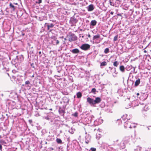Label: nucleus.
I'll list each match as a JSON object with an SVG mask.
<instances>
[{
  "instance_id": "f257e3e1",
  "label": "nucleus",
  "mask_w": 151,
  "mask_h": 151,
  "mask_svg": "<svg viewBox=\"0 0 151 151\" xmlns=\"http://www.w3.org/2000/svg\"><path fill=\"white\" fill-rule=\"evenodd\" d=\"M77 40V37L73 34H71L69 36L68 40L69 42L75 41Z\"/></svg>"
},
{
  "instance_id": "f03ea898",
  "label": "nucleus",
  "mask_w": 151,
  "mask_h": 151,
  "mask_svg": "<svg viewBox=\"0 0 151 151\" xmlns=\"http://www.w3.org/2000/svg\"><path fill=\"white\" fill-rule=\"evenodd\" d=\"M90 45L88 44H83L80 47L81 48L82 50H86L89 49Z\"/></svg>"
},
{
  "instance_id": "7ed1b4c3",
  "label": "nucleus",
  "mask_w": 151,
  "mask_h": 151,
  "mask_svg": "<svg viewBox=\"0 0 151 151\" xmlns=\"http://www.w3.org/2000/svg\"><path fill=\"white\" fill-rule=\"evenodd\" d=\"M87 101L91 105H94V100L90 97H88L87 99Z\"/></svg>"
},
{
  "instance_id": "20e7f679",
  "label": "nucleus",
  "mask_w": 151,
  "mask_h": 151,
  "mask_svg": "<svg viewBox=\"0 0 151 151\" xmlns=\"http://www.w3.org/2000/svg\"><path fill=\"white\" fill-rule=\"evenodd\" d=\"M101 101V99L99 97L96 98L94 100V104H99L100 103Z\"/></svg>"
},
{
  "instance_id": "39448f33",
  "label": "nucleus",
  "mask_w": 151,
  "mask_h": 151,
  "mask_svg": "<svg viewBox=\"0 0 151 151\" xmlns=\"http://www.w3.org/2000/svg\"><path fill=\"white\" fill-rule=\"evenodd\" d=\"M87 8L88 11H92L94 9L93 6V4H90L88 6Z\"/></svg>"
},
{
  "instance_id": "423d86ee",
  "label": "nucleus",
  "mask_w": 151,
  "mask_h": 151,
  "mask_svg": "<svg viewBox=\"0 0 151 151\" xmlns=\"http://www.w3.org/2000/svg\"><path fill=\"white\" fill-rule=\"evenodd\" d=\"M119 145L121 149H123L125 147V144L123 142H121Z\"/></svg>"
},
{
  "instance_id": "0eeeda50",
  "label": "nucleus",
  "mask_w": 151,
  "mask_h": 151,
  "mask_svg": "<svg viewBox=\"0 0 151 151\" xmlns=\"http://www.w3.org/2000/svg\"><path fill=\"white\" fill-rule=\"evenodd\" d=\"M97 23V22L95 20H93L91 21V25L92 26H95Z\"/></svg>"
},
{
  "instance_id": "6e6552de",
  "label": "nucleus",
  "mask_w": 151,
  "mask_h": 151,
  "mask_svg": "<svg viewBox=\"0 0 151 151\" xmlns=\"http://www.w3.org/2000/svg\"><path fill=\"white\" fill-rule=\"evenodd\" d=\"M71 52L73 53H77L79 52V51L78 49L76 48L73 50Z\"/></svg>"
},
{
  "instance_id": "1a4fd4ad",
  "label": "nucleus",
  "mask_w": 151,
  "mask_h": 151,
  "mask_svg": "<svg viewBox=\"0 0 151 151\" xmlns=\"http://www.w3.org/2000/svg\"><path fill=\"white\" fill-rule=\"evenodd\" d=\"M119 69L122 72H124L125 71V68L123 65H121L119 67Z\"/></svg>"
},
{
  "instance_id": "9d476101",
  "label": "nucleus",
  "mask_w": 151,
  "mask_h": 151,
  "mask_svg": "<svg viewBox=\"0 0 151 151\" xmlns=\"http://www.w3.org/2000/svg\"><path fill=\"white\" fill-rule=\"evenodd\" d=\"M140 83V79L138 78L135 82V86H138Z\"/></svg>"
},
{
  "instance_id": "9b49d317",
  "label": "nucleus",
  "mask_w": 151,
  "mask_h": 151,
  "mask_svg": "<svg viewBox=\"0 0 151 151\" xmlns=\"http://www.w3.org/2000/svg\"><path fill=\"white\" fill-rule=\"evenodd\" d=\"M54 25L52 23L51 24H48L47 25V29L49 30L50 28H52L54 27Z\"/></svg>"
},
{
  "instance_id": "f8f14e48",
  "label": "nucleus",
  "mask_w": 151,
  "mask_h": 151,
  "mask_svg": "<svg viewBox=\"0 0 151 151\" xmlns=\"http://www.w3.org/2000/svg\"><path fill=\"white\" fill-rule=\"evenodd\" d=\"M76 95L77 98H81L82 96V93L81 92H78L76 94Z\"/></svg>"
},
{
  "instance_id": "ddd939ff",
  "label": "nucleus",
  "mask_w": 151,
  "mask_h": 151,
  "mask_svg": "<svg viewBox=\"0 0 151 151\" xmlns=\"http://www.w3.org/2000/svg\"><path fill=\"white\" fill-rule=\"evenodd\" d=\"M100 37V36L98 34L93 36V40H95L96 39L99 38Z\"/></svg>"
},
{
  "instance_id": "4468645a",
  "label": "nucleus",
  "mask_w": 151,
  "mask_h": 151,
  "mask_svg": "<svg viewBox=\"0 0 151 151\" xmlns=\"http://www.w3.org/2000/svg\"><path fill=\"white\" fill-rule=\"evenodd\" d=\"M119 64V63L117 61H115L113 63V65L114 66L117 67Z\"/></svg>"
},
{
  "instance_id": "2eb2a0df",
  "label": "nucleus",
  "mask_w": 151,
  "mask_h": 151,
  "mask_svg": "<svg viewBox=\"0 0 151 151\" xmlns=\"http://www.w3.org/2000/svg\"><path fill=\"white\" fill-rule=\"evenodd\" d=\"M56 142L58 144H62V141L59 138H57L56 139Z\"/></svg>"
},
{
  "instance_id": "dca6fc26",
  "label": "nucleus",
  "mask_w": 151,
  "mask_h": 151,
  "mask_svg": "<svg viewBox=\"0 0 151 151\" xmlns=\"http://www.w3.org/2000/svg\"><path fill=\"white\" fill-rule=\"evenodd\" d=\"M9 6L11 8H12V9L13 11H14L15 9L14 6L12 4V3H10L9 4Z\"/></svg>"
},
{
  "instance_id": "f3484780",
  "label": "nucleus",
  "mask_w": 151,
  "mask_h": 151,
  "mask_svg": "<svg viewBox=\"0 0 151 151\" xmlns=\"http://www.w3.org/2000/svg\"><path fill=\"white\" fill-rule=\"evenodd\" d=\"M107 64V63L105 61L101 63V66H106Z\"/></svg>"
},
{
  "instance_id": "a211bd4d",
  "label": "nucleus",
  "mask_w": 151,
  "mask_h": 151,
  "mask_svg": "<svg viewBox=\"0 0 151 151\" xmlns=\"http://www.w3.org/2000/svg\"><path fill=\"white\" fill-rule=\"evenodd\" d=\"M104 52L105 53L107 54L109 52V49L108 48H106L104 51Z\"/></svg>"
},
{
  "instance_id": "6ab92c4d",
  "label": "nucleus",
  "mask_w": 151,
  "mask_h": 151,
  "mask_svg": "<svg viewBox=\"0 0 151 151\" xmlns=\"http://www.w3.org/2000/svg\"><path fill=\"white\" fill-rule=\"evenodd\" d=\"M96 91V89L95 88H93L91 90V92L95 94Z\"/></svg>"
},
{
  "instance_id": "aec40b11",
  "label": "nucleus",
  "mask_w": 151,
  "mask_h": 151,
  "mask_svg": "<svg viewBox=\"0 0 151 151\" xmlns=\"http://www.w3.org/2000/svg\"><path fill=\"white\" fill-rule=\"evenodd\" d=\"M72 115L75 117H77L78 116V113L77 112H76L72 114Z\"/></svg>"
},
{
  "instance_id": "412c9836",
  "label": "nucleus",
  "mask_w": 151,
  "mask_h": 151,
  "mask_svg": "<svg viewBox=\"0 0 151 151\" xmlns=\"http://www.w3.org/2000/svg\"><path fill=\"white\" fill-rule=\"evenodd\" d=\"M113 0H109V3L111 5L114 6V3L112 1Z\"/></svg>"
},
{
  "instance_id": "4be33fe9",
  "label": "nucleus",
  "mask_w": 151,
  "mask_h": 151,
  "mask_svg": "<svg viewBox=\"0 0 151 151\" xmlns=\"http://www.w3.org/2000/svg\"><path fill=\"white\" fill-rule=\"evenodd\" d=\"M118 37V35H116V36H115L114 37V41H116L117 40Z\"/></svg>"
},
{
  "instance_id": "5701e85b",
  "label": "nucleus",
  "mask_w": 151,
  "mask_h": 151,
  "mask_svg": "<svg viewBox=\"0 0 151 151\" xmlns=\"http://www.w3.org/2000/svg\"><path fill=\"white\" fill-rule=\"evenodd\" d=\"M116 123H118V124H122V122L119 119H117Z\"/></svg>"
},
{
  "instance_id": "b1692460",
  "label": "nucleus",
  "mask_w": 151,
  "mask_h": 151,
  "mask_svg": "<svg viewBox=\"0 0 151 151\" xmlns=\"http://www.w3.org/2000/svg\"><path fill=\"white\" fill-rule=\"evenodd\" d=\"M0 142L2 143V144H6V143L4 141L2 140V139H1L0 140Z\"/></svg>"
},
{
  "instance_id": "393cba45",
  "label": "nucleus",
  "mask_w": 151,
  "mask_h": 151,
  "mask_svg": "<svg viewBox=\"0 0 151 151\" xmlns=\"http://www.w3.org/2000/svg\"><path fill=\"white\" fill-rule=\"evenodd\" d=\"M59 112L60 113H64V111L63 110H59Z\"/></svg>"
},
{
  "instance_id": "a878e982",
  "label": "nucleus",
  "mask_w": 151,
  "mask_h": 151,
  "mask_svg": "<svg viewBox=\"0 0 151 151\" xmlns=\"http://www.w3.org/2000/svg\"><path fill=\"white\" fill-rule=\"evenodd\" d=\"M91 151H96V149L95 148L92 147L91 148Z\"/></svg>"
},
{
  "instance_id": "bb28decb",
  "label": "nucleus",
  "mask_w": 151,
  "mask_h": 151,
  "mask_svg": "<svg viewBox=\"0 0 151 151\" xmlns=\"http://www.w3.org/2000/svg\"><path fill=\"white\" fill-rule=\"evenodd\" d=\"M30 82L29 81H25V84H30Z\"/></svg>"
},
{
  "instance_id": "cd10ccee",
  "label": "nucleus",
  "mask_w": 151,
  "mask_h": 151,
  "mask_svg": "<svg viewBox=\"0 0 151 151\" xmlns=\"http://www.w3.org/2000/svg\"><path fill=\"white\" fill-rule=\"evenodd\" d=\"M12 78L14 80L16 78V76H12Z\"/></svg>"
},
{
  "instance_id": "c85d7f7f",
  "label": "nucleus",
  "mask_w": 151,
  "mask_h": 151,
  "mask_svg": "<svg viewBox=\"0 0 151 151\" xmlns=\"http://www.w3.org/2000/svg\"><path fill=\"white\" fill-rule=\"evenodd\" d=\"M56 45H58L59 43V41L58 40H56Z\"/></svg>"
},
{
  "instance_id": "c756f323",
  "label": "nucleus",
  "mask_w": 151,
  "mask_h": 151,
  "mask_svg": "<svg viewBox=\"0 0 151 151\" xmlns=\"http://www.w3.org/2000/svg\"><path fill=\"white\" fill-rule=\"evenodd\" d=\"M49 149L51 150H54V149L52 147H50L49 148Z\"/></svg>"
},
{
  "instance_id": "7c9ffc66",
  "label": "nucleus",
  "mask_w": 151,
  "mask_h": 151,
  "mask_svg": "<svg viewBox=\"0 0 151 151\" xmlns=\"http://www.w3.org/2000/svg\"><path fill=\"white\" fill-rule=\"evenodd\" d=\"M2 149V146L1 145V144H0V150H1Z\"/></svg>"
},
{
  "instance_id": "2f4dec72",
  "label": "nucleus",
  "mask_w": 151,
  "mask_h": 151,
  "mask_svg": "<svg viewBox=\"0 0 151 151\" xmlns=\"http://www.w3.org/2000/svg\"><path fill=\"white\" fill-rule=\"evenodd\" d=\"M88 37L89 38H90L91 37V36L89 34L88 35Z\"/></svg>"
},
{
  "instance_id": "473e14b6",
  "label": "nucleus",
  "mask_w": 151,
  "mask_h": 151,
  "mask_svg": "<svg viewBox=\"0 0 151 151\" xmlns=\"http://www.w3.org/2000/svg\"><path fill=\"white\" fill-rule=\"evenodd\" d=\"M110 14L111 15H113L114 14V12H111L110 13Z\"/></svg>"
},
{
  "instance_id": "72a5a7b5",
  "label": "nucleus",
  "mask_w": 151,
  "mask_h": 151,
  "mask_svg": "<svg viewBox=\"0 0 151 151\" xmlns=\"http://www.w3.org/2000/svg\"><path fill=\"white\" fill-rule=\"evenodd\" d=\"M144 52L145 53H146L147 52V51L146 50H145Z\"/></svg>"
},
{
  "instance_id": "f704fd0d",
  "label": "nucleus",
  "mask_w": 151,
  "mask_h": 151,
  "mask_svg": "<svg viewBox=\"0 0 151 151\" xmlns=\"http://www.w3.org/2000/svg\"><path fill=\"white\" fill-rule=\"evenodd\" d=\"M39 54H40L41 53V51H40L39 52Z\"/></svg>"
},
{
  "instance_id": "c9c22d12",
  "label": "nucleus",
  "mask_w": 151,
  "mask_h": 151,
  "mask_svg": "<svg viewBox=\"0 0 151 151\" xmlns=\"http://www.w3.org/2000/svg\"><path fill=\"white\" fill-rule=\"evenodd\" d=\"M137 96H138L139 95V93H137Z\"/></svg>"
},
{
  "instance_id": "e433bc0d",
  "label": "nucleus",
  "mask_w": 151,
  "mask_h": 151,
  "mask_svg": "<svg viewBox=\"0 0 151 151\" xmlns=\"http://www.w3.org/2000/svg\"><path fill=\"white\" fill-rule=\"evenodd\" d=\"M22 35L23 36H24V33L22 34Z\"/></svg>"
},
{
  "instance_id": "4c0bfd02",
  "label": "nucleus",
  "mask_w": 151,
  "mask_h": 151,
  "mask_svg": "<svg viewBox=\"0 0 151 151\" xmlns=\"http://www.w3.org/2000/svg\"><path fill=\"white\" fill-rule=\"evenodd\" d=\"M64 40H67V39L66 38H65L64 39Z\"/></svg>"
},
{
  "instance_id": "58836bf2",
  "label": "nucleus",
  "mask_w": 151,
  "mask_h": 151,
  "mask_svg": "<svg viewBox=\"0 0 151 151\" xmlns=\"http://www.w3.org/2000/svg\"><path fill=\"white\" fill-rule=\"evenodd\" d=\"M86 142L87 144H88V142Z\"/></svg>"
},
{
  "instance_id": "ea45409f",
  "label": "nucleus",
  "mask_w": 151,
  "mask_h": 151,
  "mask_svg": "<svg viewBox=\"0 0 151 151\" xmlns=\"http://www.w3.org/2000/svg\"><path fill=\"white\" fill-rule=\"evenodd\" d=\"M81 37H82V38H83L84 37V36H81Z\"/></svg>"
},
{
  "instance_id": "a19ab883",
  "label": "nucleus",
  "mask_w": 151,
  "mask_h": 151,
  "mask_svg": "<svg viewBox=\"0 0 151 151\" xmlns=\"http://www.w3.org/2000/svg\"><path fill=\"white\" fill-rule=\"evenodd\" d=\"M50 110H51V111L52 110V109H50Z\"/></svg>"
},
{
  "instance_id": "79ce46f5",
  "label": "nucleus",
  "mask_w": 151,
  "mask_h": 151,
  "mask_svg": "<svg viewBox=\"0 0 151 151\" xmlns=\"http://www.w3.org/2000/svg\"><path fill=\"white\" fill-rule=\"evenodd\" d=\"M16 4V5L17 4V3H15V4Z\"/></svg>"
},
{
  "instance_id": "37998d69",
  "label": "nucleus",
  "mask_w": 151,
  "mask_h": 151,
  "mask_svg": "<svg viewBox=\"0 0 151 151\" xmlns=\"http://www.w3.org/2000/svg\"><path fill=\"white\" fill-rule=\"evenodd\" d=\"M51 30H50V31L49 32H51Z\"/></svg>"
},
{
  "instance_id": "c03bdc74",
  "label": "nucleus",
  "mask_w": 151,
  "mask_h": 151,
  "mask_svg": "<svg viewBox=\"0 0 151 151\" xmlns=\"http://www.w3.org/2000/svg\"><path fill=\"white\" fill-rule=\"evenodd\" d=\"M118 15H120V14H118Z\"/></svg>"
}]
</instances>
